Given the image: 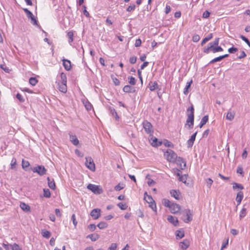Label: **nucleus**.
<instances>
[{"label":"nucleus","mask_w":250,"mask_h":250,"mask_svg":"<svg viewBox=\"0 0 250 250\" xmlns=\"http://www.w3.org/2000/svg\"><path fill=\"white\" fill-rule=\"evenodd\" d=\"M218 39H216L213 42H210L209 43L208 47H219L218 45Z\"/></svg>","instance_id":"nucleus-41"},{"label":"nucleus","mask_w":250,"mask_h":250,"mask_svg":"<svg viewBox=\"0 0 250 250\" xmlns=\"http://www.w3.org/2000/svg\"><path fill=\"white\" fill-rule=\"evenodd\" d=\"M128 80H129L128 83L130 84H131L132 85H134L136 84V80L135 79V78H134L133 77H132V76L128 77Z\"/></svg>","instance_id":"nucleus-42"},{"label":"nucleus","mask_w":250,"mask_h":250,"mask_svg":"<svg viewBox=\"0 0 250 250\" xmlns=\"http://www.w3.org/2000/svg\"><path fill=\"white\" fill-rule=\"evenodd\" d=\"M200 39V36L198 35H194L192 37V41L194 42H197L199 41Z\"/></svg>","instance_id":"nucleus-60"},{"label":"nucleus","mask_w":250,"mask_h":250,"mask_svg":"<svg viewBox=\"0 0 250 250\" xmlns=\"http://www.w3.org/2000/svg\"><path fill=\"white\" fill-rule=\"evenodd\" d=\"M22 168L25 171L28 170V167L30 166V163L28 161L22 159L21 163Z\"/></svg>","instance_id":"nucleus-28"},{"label":"nucleus","mask_w":250,"mask_h":250,"mask_svg":"<svg viewBox=\"0 0 250 250\" xmlns=\"http://www.w3.org/2000/svg\"><path fill=\"white\" fill-rule=\"evenodd\" d=\"M135 7L136 6L135 4L131 5L126 8V11L127 12H131L132 11H133L134 10Z\"/></svg>","instance_id":"nucleus-59"},{"label":"nucleus","mask_w":250,"mask_h":250,"mask_svg":"<svg viewBox=\"0 0 250 250\" xmlns=\"http://www.w3.org/2000/svg\"><path fill=\"white\" fill-rule=\"evenodd\" d=\"M175 162L181 169H184L186 167V162L183 158L181 157H177V159Z\"/></svg>","instance_id":"nucleus-9"},{"label":"nucleus","mask_w":250,"mask_h":250,"mask_svg":"<svg viewBox=\"0 0 250 250\" xmlns=\"http://www.w3.org/2000/svg\"><path fill=\"white\" fill-rule=\"evenodd\" d=\"M38 82V81L35 77H31L29 80V83L32 86H35L37 84Z\"/></svg>","instance_id":"nucleus-40"},{"label":"nucleus","mask_w":250,"mask_h":250,"mask_svg":"<svg viewBox=\"0 0 250 250\" xmlns=\"http://www.w3.org/2000/svg\"><path fill=\"white\" fill-rule=\"evenodd\" d=\"M192 83V80H191L190 82H188L187 83V84L186 85V87L184 88V93L185 94V95H187L188 94V88L190 87V85L191 84V83Z\"/></svg>","instance_id":"nucleus-32"},{"label":"nucleus","mask_w":250,"mask_h":250,"mask_svg":"<svg viewBox=\"0 0 250 250\" xmlns=\"http://www.w3.org/2000/svg\"><path fill=\"white\" fill-rule=\"evenodd\" d=\"M240 38L241 39H242L243 41H244L247 43L249 47H250V42L246 37L243 35H241Z\"/></svg>","instance_id":"nucleus-53"},{"label":"nucleus","mask_w":250,"mask_h":250,"mask_svg":"<svg viewBox=\"0 0 250 250\" xmlns=\"http://www.w3.org/2000/svg\"><path fill=\"white\" fill-rule=\"evenodd\" d=\"M172 203V202H171L169 200H168L167 199H164L163 200V205L165 207H167L169 208H170Z\"/></svg>","instance_id":"nucleus-35"},{"label":"nucleus","mask_w":250,"mask_h":250,"mask_svg":"<svg viewBox=\"0 0 250 250\" xmlns=\"http://www.w3.org/2000/svg\"><path fill=\"white\" fill-rule=\"evenodd\" d=\"M247 214V208H245V205H244L241 210L239 214V218L240 220L244 218Z\"/></svg>","instance_id":"nucleus-26"},{"label":"nucleus","mask_w":250,"mask_h":250,"mask_svg":"<svg viewBox=\"0 0 250 250\" xmlns=\"http://www.w3.org/2000/svg\"><path fill=\"white\" fill-rule=\"evenodd\" d=\"M124 187L123 186H121V184H118L117 185H116L115 187H114V189L116 190V191H119L122 189L124 188Z\"/></svg>","instance_id":"nucleus-63"},{"label":"nucleus","mask_w":250,"mask_h":250,"mask_svg":"<svg viewBox=\"0 0 250 250\" xmlns=\"http://www.w3.org/2000/svg\"><path fill=\"white\" fill-rule=\"evenodd\" d=\"M246 56V54L244 51H241L240 52V55H239L237 57V58L239 59H242Z\"/></svg>","instance_id":"nucleus-61"},{"label":"nucleus","mask_w":250,"mask_h":250,"mask_svg":"<svg viewBox=\"0 0 250 250\" xmlns=\"http://www.w3.org/2000/svg\"><path fill=\"white\" fill-rule=\"evenodd\" d=\"M117 248V245L116 243H112L110 246L109 247L110 250H116Z\"/></svg>","instance_id":"nucleus-64"},{"label":"nucleus","mask_w":250,"mask_h":250,"mask_svg":"<svg viewBox=\"0 0 250 250\" xmlns=\"http://www.w3.org/2000/svg\"><path fill=\"white\" fill-rule=\"evenodd\" d=\"M244 197L243 192L241 191H239L236 196V201L237 203V206L240 204Z\"/></svg>","instance_id":"nucleus-20"},{"label":"nucleus","mask_w":250,"mask_h":250,"mask_svg":"<svg viewBox=\"0 0 250 250\" xmlns=\"http://www.w3.org/2000/svg\"><path fill=\"white\" fill-rule=\"evenodd\" d=\"M186 114L187 119L186 120L185 126H188V129H191L193 127L194 121V108L192 104L187 108Z\"/></svg>","instance_id":"nucleus-1"},{"label":"nucleus","mask_w":250,"mask_h":250,"mask_svg":"<svg viewBox=\"0 0 250 250\" xmlns=\"http://www.w3.org/2000/svg\"><path fill=\"white\" fill-rule=\"evenodd\" d=\"M164 156L167 161L175 163L177 159V154L171 149H167L164 153Z\"/></svg>","instance_id":"nucleus-3"},{"label":"nucleus","mask_w":250,"mask_h":250,"mask_svg":"<svg viewBox=\"0 0 250 250\" xmlns=\"http://www.w3.org/2000/svg\"><path fill=\"white\" fill-rule=\"evenodd\" d=\"M170 194L171 196L173 197H174L176 200H179L180 199V193L179 191H177L176 190H171L170 191Z\"/></svg>","instance_id":"nucleus-22"},{"label":"nucleus","mask_w":250,"mask_h":250,"mask_svg":"<svg viewBox=\"0 0 250 250\" xmlns=\"http://www.w3.org/2000/svg\"><path fill=\"white\" fill-rule=\"evenodd\" d=\"M206 183H207V186L208 188H210V187L211 186V185H212V184L213 183V181H212V180L211 179L208 178L206 180Z\"/></svg>","instance_id":"nucleus-62"},{"label":"nucleus","mask_w":250,"mask_h":250,"mask_svg":"<svg viewBox=\"0 0 250 250\" xmlns=\"http://www.w3.org/2000/svg\"><path fill=\"white\" fill-rule=\"evenodd\" d=\"M88 228L91 231H94L96 229V226L95 224H90L88 226Z\"/></svg>","instance_id":"nucleus-58"},{"label":"nucleus","mask_w":250,"mask_h":250,"mask_svg":"<svg viewBox=\"0 0 250 250\" xmlns=\"http://www.w3.org/2000/svg\"><path fill=\"white\" fill-rule=\"evenodd\" d=\"M87 237L90 238L92 241H95L99 239V235L98 234H89Z\"/></svg>","instance_id":"nucleus-30"},{"label":"nucleus","mask_w":250,"mask_h":250,"mask_svg":"<svg viewBox=\"0 0 250 250\" xmlns=\"http://www.w3.org/2000/svg\"><path fill=\"white\" fill-rule=\"evenodd\" d=\"M235 112L234 111H229L227 112L226 119L229 121H232L234 119Z\"/></svg>","instance_id":"nucleus-27"},{"label":"nucleus","mask_w":250,"mask_h":250,"mask_svg":"<svg viewBox=\"0 0 250 250\" xmlns=\"http://www.w3.org/2000/svg\"><path fill=\"white\" fill-rule=\"evenodd\" d=\"M59 89V90L63 93H65L67 91V86L65 83H61L59 82L58 83Z\"/></svg>","instance_id":"nucleus-17"},{"label":"nucleus","mask_w":250,"mask_h":250,"mask_svg":"<svg viewBox=\"0 0 250 250\" xmlns=\"http://www.w3.org/2000/svg\"><path fill=\"white\" fill-rule=\"evenodd\" d=\"M67 37L68 39V42H71L73 41V32L69 31L67 34Z\"/></svg>","instance_id":"nucleus-44"},{"label":"nucleus","mask_w":250,"mask_h":250,"mask_svg":"<svg viewBox=\"0 0 250 250\" xmlns=\"http://www.w3.org/2000/svg\"><path fill=\"white\" fill-rule=\"evenodd\" d=\"M17 167H18V165H17V163L16 158L15 157H13L12 159V160L11 161L10 168L11 169L16 171L17 170Z\"/></svg>","instance_id":"nucleus-18"},{"label":"nucleus","mask_w":250,"mask_h":250,"mask_svg":"<svg viewBox=\"0 0 250 250\" xmlns=\"http://www.w3.org/2000/svg\"><path fill=\"white\" fill-rule=\"evenodd\" d=\"M85 165L86 167L92 171L95 170V165L93 160L91 157H86L85 158Z\"/></svg>","instance_id":"nucleus-4"},{"label":"nucleus","mask_w":250,"mask_h":250,"mask_svg":"<svg viewBox=\"0 0 250 250\" xmlns=\"http://www.w3.org/2000/svg\"><path fill=\"white\" fill-rule=\"evenodd\" d=\"M43 196L46 198H50L51 196V193L50 190L47 188L43 189Z\"/></svg>","instance_id":"nucleus-43"},{"label":"nucleus","mask_w":250,"mask_h":250,"mask_svg":"<svg viewBox=\"0 0 250 250\" xmlns=\"http://www.w3.org/2000/svg\"><path fill=\"white\" fill-rule=\"evenodd\" d=\"M149 175H147L146 176V178L148 180L147 182V185L149 186H152L153 184H155V181L152 180V179H151L150 178H149Z\"/></svg>","instance_id":"nucleus-50"},{"label":"nucleus","mask_w":250,"mask_h":250,"mask_svg":"<svg viewBox=\"0 0 250 250\" xmlns=\"http://www.w3.org/2000/svg\"><path fill=\"white\" fill-rule=\"evenodd\" d=\"M109 110H110V113L113 117H115V119L116 120H118L119 119V117L115 109L114 108L110 107H109Z\"/></svg>","instance_id":"nucleus-29"},{"label":"nucleus","mask_w":250,"mask_h":250,"mask_svg":"<svg viewBox=\"0 0 250 250\" xmlns=\"http://www.w3.org/2000/svg\"><path fill=\"white\" fill-rule=\"evenodd\" d=\"M61 82L60 83H66L67 78H66V75L64 73H61Z\"/></svg>","instance_id":"nucleus-47"},{"label":"nucleus","mask_w":250,"mask_h":250,"mask_svg":"<svg viewBox=\"0 0 250 250\" xmlns=\"http://www.w3.org/2000/svg\"><path fill=\"white\" fill-rule=\"evenodd\" d=\"M123 90L124 92L126 93H134L135 92V88L129 85H125L123 87Z\"/></svg>","instance_id":"nucleus-16"},{"label":"nucleus","mask_w":250,"mask_h":250,"mask_svg":"<svg viewBox=\"0 0 250 250\" xmlns=\"http://www.w3.org/2000/svg\"><path fill=\"white\" fill-rule=\"evenodd\" d=\"M170 212L173 214H176L179 212L181 209V206L176 203H172L169 208Z\"/></svg>","instance_id":"nucleus-8"},{"label":"nucleus","mask_w":250,"mask_h":250,"mask_svg":"<svg viewBox=\"0 0 250 250\" xmlns=\"http://www.w3.org/2000/svg\"><path fill=\"white\" fill-rule=\"evenodd\" d=\"M87 188L96 194H100L102 193L103 190L100 188V187L95 185L89 184L87 186Z\"/></svg>","instance_id":"nucleus-6"},{"label":"nucleus","mask_w":250,"mask_h":250,"mask_svg":"<svg viewBox=\"0 0 250 250\" xmlns=\"http://www.w3.org/2000/svg\"><path fill=\"white\" fill-rule=\"evenodd\" d=\"M144 199L148 204L151 203V202H154V201L151 196L148 195L146 191L144 193Z\"/></svg>","instance_id":"nucleus-24"},{"label":"nucleus","mask_w":250,"mask_h":250,"mask_svg":"<svg viewBox=\"0 0 250 250\" xmlns=\"http://www.w3.org/2000/svg\"><path fill=\"white\" fill-rule=\"evenodd\" d=\"M71 219L73 221V224L74 226H75V227H76L77 226L78 223L76 220V216H75V214H72V217H71Z\"/></svg>","instance_id":"nucleus-57"},{"label":"nucleus","mask_w":250,"mask_h":250,"mask_svg":"<svg viewBox=\"0 0 250 250\" xmlns=\"http://www.w3.org/2000/svg\"><path fill=\"white\" fill-rule=\"evenodd\" d=\"M42 236L46 238H49L51 236L50 232L46 230H42Z\"/></svg>","instance_id":"nucleus-37"},{"label":"nucleus","mask_w":250,"mask_h":250,"mask_svg":"<svg viewBox=\"0 0 250 250\" xmlns=\"http://www.w3.org/2000/svg\"><path fill=\"white\" fill-rule=\"evenodd\" d=\"M189 241L187 239L184 240L183 242H180V246L183 250H186L189 247Z\"/></svg>","instance_id":"nucleus-19"},{"label":"nucleus","mask_w":250,"mask_h":250,"mask_svg":"<svg viewBox=\"0 0 250 250\" xmlns=\"http://www.w3.org/2000/svg\"><path fill=\"white\" fill-rule=\"evenodd\" d=\"M167 220L174 226H177L178 225V220L177 217L172 215H168L167 218Z\"/></svg>","instance_id":"nucleus-14"},{"label":"nucleus","mask_w":250,"mask_h":250,"mask_svg":"<svg viewBox=\"0 0 250 250\" xmlns=\"http://www.w3.org/2000/svg\"><path fill=\"white\" fill-rule=\"evenodd\" d=\"M16 98L19 100L20 102L23 103L25 101L22 96L19 93L17 94Z\"/></svg>","instance_id":"nucleus-51"},{"label":"nucleus","mask_w":250,"mask_h":250,"mask_svg":"<svg viewBox=\"0 0 250 250\" xmlns=\"http://www.w3.org/2000/svg\"><path fill=\"white\" fill-rule=\"evenodd\" d=\"M20 208L25 212H28L30 210V206L25 203L21 202L20 205Z\"/></svg>","instance_id":"nucleus-23"},{"label":"nucleus","mask_w":250,"mask_h":250,"mask_svg":"<svg viewBox=\"0 0 250 250\" xmlns=\"http://www.w3.org/2000/svg\"><path fill=\"white\" fill-rule=\"evenodd\" d=\"M32 170L34 173H37L40 176H43L46 174V169L43 166H38L33 168H31Z\"/></svg>","instance_id":"nucleus-5"},{"label":"nucleus","mask_w":250,"mask_h":250,"mask_svg":"<svg viewBox=\"0 0 250 250\" xmlns=\"http://www.w3.org/2000/svg\"><path fill=\"white\" fill-rule=\"evenodd\" d=\"M232 188L234 189H235L236 188H238L240 189H243L244 188V186L242 184H238V183H237L235 182H233L232 183Z\"/></svg>","instance_id":"nucleus-33"},{"label":"nucleus","mask_w":250,"mask_h":250,"mask_svg":"<svg viewBox=\"0 0 250 250\" xmlns=\"http://www.w3.org/2000/svg\"><path fill=\"white\" fill-rule=\"evenodd\" d=\"M29 19H30V22L34 25H36L38 27L41 28V27L38 24V21L34 16V15L30 18Z\"/></svg>","instance_id":"nucleus-31"},{"label":"nucleus","mask_w":250,"mask_h":250,"mask_svg":"<svg viewBox=\"0 0 250 250\" xmlns=\"http://www.w3.org/2000/svg\"><path fill=\"white\" fill-rule=\"evenodd\" d=\"M228 56H229V54H226L217 57L212 59V60H211L209 62L208 64H211V63H215V62H220L223 59L228 57Z\"/></svg>","instance_id":"nucleus-12"},{"label":"nucleus","mask_w":250,"mask_h":250,"mask_svg":"<svg viewBox=\"0 0 250 250\" xmlns=\"http://www.w3.org/2000/svg\"><path fill=\"white\" fill-rule=\"evenodd\" d=\"M144 128L147 134H151L153 132L151 124L147 121H145L143 123Z\"/></svg>","instance_id":"nucleus-7"},{"label":"nucleus","mask_w":250,"mask_h":250,"mask_svg":"<svg viewBox=\"0 0 250 250\" xmlns=\"http://www.w3.org/2000/svg\"><path fill=\"white\" fill-rule=\"evenodd\" d=\"M101 209L99 208H95L92 210L90 212V215L95 220L97 219L101 215Z\"/></svg>","instance_id":"nucleus-10"},{"label":"nucleus","mask_w":250,"mask_h":250,"mask_svg":"<svg viewBox=\"0 0 250 250\" xmlns=\"http://www.w3.org/2000/svg\"><path fill=\"white\" fill-rule=\"evenodd\" d=\"M149 207L155 212H157V207L156 205L155 204V201L154 202H151V203H149Z\"/></svg>","instance_id":"nucleus-48"},{"label":"nucleus","mask_w":250,"mask_h":250,"mask_svg":"<svg viewBox=\"0 0 250 250\" xmlns=\"http://www.w3.org/2000/svg\"><path fill=\"white\" fill-rule=\"evenodd\" d=\"M137 60V57L135 56H132L129 58V62L131 64H134L136 63Z\"/></svg>","instance_id":"nucleus-56"},{"label":"nucleus","mask_w":250,"mask_h":250,"mask_svg":"<svg viewBox=\"0 0 250 250\" xmlns=\"http://www.w3.org/2000/svg\"><path fill=\"white\" fill-rule=\"evenodd\" d=\"M149 89L152 91L158 88V83L157 82L155 81L152 83V84H149Z\"/></svg>","instance_id":"nucleus-38"},{"label":"nucleus","mask_w":250,"mask_h":250,"mask_svg":"<svg viewBox=\"0 0 250 250\" xmlns=\"http://www.w3.org/2000/svg\"><path fill=\"white\" fill-rule=\"evenodd\" d=\"M83 104H84L85 108L87 110H91V109L92 108V104H91V103L89 102L86 101L85 102H83Z\"/></svg>","instance_id":"nucleus-49"},{"label":"nucleus","mask_w":250,"mask_h":250,"mask_svg":"<svg viewBox=\"0 0 250 250\" xmlns=\"http://www.w3.org/2000/svg\"><path fill=\"white\" fill-rule=\"evenodd\" d=\"M197 134V131L193 133L187 141V145L188 147H191L193 146L194 142L195 140L196 136Z\"/></svg>","instance_id":"nucleus-11"},{"label":"nucleus","mask_w":250,"mask_h":250,"mask_svg":"<svg viewBox=\"0 0 250 250\" xmlns=\"http://www.w3.org/2000/svg\"><path fill=\"white\" fill-rule=\"evenodd\" d=\"M70 141L75 146L79 144V141L76 135L69 133Z\"/></svg>","instance_id":"nucleus-13"},{"label":"nucleus","mask_w":250,"mask_h":250,"mask_svg":"<svg viewBox=\"0 0 250 250\" xmlns=\"http://www.w3.org/2000/svg\"><path fill=\"white\" fill-rule=\"evenodd\" d=\"M175 235L177 239L183 238L185 235L184 230L181 229L180 230H176L175 232Z\"/></svg>","instance_id":"nucleus-25"},{"label":"nucleus","mask_w":250,"mask_h":250,"mask_svg":"<svg viewBox=\"0 0 250 250\" xmlns=\"http://www.w3.org/2000/svg\"><path fill=\"white\" fill-rule=\"evenodd\" d=\"M107 224L104 222H101L97 225V227L100 229H104L105 228H106L107 227Z\"/></svg>","instance_id":"nucleus-39"},{"label":"nucleus","mask_w":250,"mask_h":250,"mask_svg":"<svg viewBox=\"0 0 250 250\" xmlns=\"http://www.w3.org/2000/svg\"><path fill=\"white\" fill-rule=\"evenodd\" d=\"M208 120V115L204 116L201 119L200 122H201L204 125H205Z\"/></svg>","instance_id":"nucleus-52"},{"label":"nucleus","mask_w":250,"mask_h":250,"mask_svg":"<svg viewBox=\"0 0 250 250\" xmlns=\"http://www.w3.org/2000/svg\"><path fill=\"white\" fill-rule=\"evenodd\" d=\"M48 181V186L52 189H55L56 188V185L53 179H50L49 177L47 178Z\"/></svg>","instance_id":"nucleus-21"},{"label":"nucleus","mask_w":250,"mask_h":250,"mask_svg":"<svg viewBox=\"0 0 250 250\" xmlns=\"http://www.w3.org/2000/svg\"><path fill=\"white\" fill-rule=\"evenodd\" d=\"M181 213L182 214V219L185 223H188L192 221V211L189 209H185L181 212Z\"/></svg>","instance_id":"nucleus-2"},{"label":"nucleus","mask_w":250,"mask_h":250,"mask_svg":"<svg viewBox=\"0 0 250 250\" xmlns=\"http://www.w3.org/2000/svg\"><path fill=\"white\" fill-rule=\"evenodd\" d=\"M10 247L12 250H21V248L16 243H14L13 245H11Z\"/></svg>","instance_id":"nucleus-45"},{"label":"nucleus","mask_w":250,"mask_h":250,"mask_svg":"<svg viewBox=\"0 0 250 250\" xmlns=\"http://www.w3.org/2000/svg\"><path fill=\"white\" fill-rule=\"evenodd\" d=\"M212 38V34H209L201 42V45H203L206 42L209 41Z\"/></svg>","instance_id":"nucleus-34"},{"label":"nucleus","mask_w":250,"mask_h":250,"mask_svg":"<svg viewBox=\"0 0 250 250\" xmlns=\"http://www.w3.org/2000/svg\"><path fill=\"white\" fill-rule=\"evenodd\" d=\"M118 207L122 210L126 209L127 206L125 204L120 202L117 204Z\"/></svg>","instance_id":"nucleus-46"},{"label":"nucleus","mask_w":250,"mask_h":250,"mask_svg":"<svg viewBox=\"0 0 250 250\" xmlns=\"http://www.w3.org/2000/svg\"><path fill=\"white\" fill-rule=\"evenodd\" d=\"M163 144L165 145V146L167 147H169L171 148L174 147V145L167 140H164L163 141Z\"/></svg>","instance_id":"nucleus-36"},{"label":"nucleus","mask_w":250,"mask_h":250,"mask_svg":"<svg viewBox=\"0 0 250 250\" xmlns=\"http://www.w3.org/2000/svg\"><path fill=\"white\" fill-rule=\"evenodd\" d=\"M186 180H187L186 175H181V176H180V177H179V180L180 181L183 182L184 183H186Z\"/></svg>","instance_id":"nucleus-54"},{"label":"nucleus","mask_w":250,"mask_h":250,"mask_svg":"<svg viewBox=\"0 0 250 250\" xmlns=\"http://www.w3.org/2000/svg\"><path fill=\"white\" fill-rule=\"evenodd\" d=\"M0 68L6 73H9L10 71V70L9 69V68L6 66L5 65L1 64Z\"/></svg>","instance_id":"nucleus-55"},{"label":"nucleus","mask_w":250,"mask_h":250,"mask_svg":"<svg viewBox=\"0 0 250 250\" xmlns=\"http://www.w3.org/2000/svg\"><path fill=\"white\" fill-rule=\"evenodd\" d=\"M63 65L65 69L67 71H69L71 68V62L69 60L63 59L62 60Z\"/></svg>","instance_id":"nucleus-15"}]
</instances>
